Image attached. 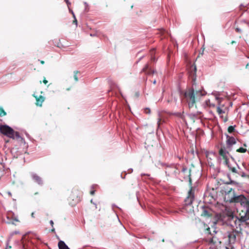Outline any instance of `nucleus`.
<instances>
[{
    "mask_svg": "<svg viewBox=\"0 0 249 249\" xmlns=\"http://www.w3.org/2000/svg\"><path fill=\"white\" fill-rule=\"evenodd\" d=\"M22 245H23V249H26V247H25V245H24V243H23V242H22Z\"/></svg>",
    "mask_w": 249,
    "mask_h": 249,
    "instance_id": "4c0bfd02",
    "label": "nucleus"
},
{
    "mask_svg": "<svg viewBox=\"0 0 249 249\" xmlns=\"http://www.w3.org/2000/svg\"><path fill=\"white\" fill-rule=\"evenodd\" d=\"M237 233L234 231H232L228 233L229 242L230 244H234L236 240Z\"/></svg>",
    "mask_w": 249,
    "mask_h": 249,
    "instance_id": "f8f14e48",
    "label": "nucleus"
},
{
    "mask_svg": "<svg viewBox=\"0 0 249 249\" xmlns=\"http://www.w3.org/2000/svg\"><path fill=\"white\" fill-rule=\"evenodd\" d=\"M212 94L214 96L215 100L217 101V112L218 114L221 115L225 113V110L221 108L222 107H224V105L221 104L223 98L219 97V93L218 92H213Z\"/></svg>",
    "mask_w": 249,
    "mask_h": 249,
    "instance_id": "0eeeda50",
    "label": "nucleus"
},
{
    "mask_svg": "<svg viewBox=\"0 0 249 249\" xmlns=\"http://www.w3.org/2000/svg\"><path fill=\"white\" fill-rule=\"evenodd\" d=\"M235 166L232 167L231 169H230L232 173H237L238 174H240V173L239 172V170H240V168L236 163L235 164Z\"/></svg>",
    "mask_w": 249,
    "mask_h": 249,
    "instance_id": "dca6fc26",
    "label": "nucleus"
},
{
    "mask_svg": "<svg viewBox=\"0 0 249 249\" xmlns=\"http://www.w3.org/2000/svg\"><path fill=\"white\" fill-rule=\"evenodd\" d=\"M150 108H145L144 109V112L146 113V114H150Z\"/></svg>",
    "mask_w": 249,
    "mask_h": 249,
    "instance_id": "393cba45",
    "label": "nucleus"
},
{
    "mask_svg": "<svg viewBox=\"0 0 249 249\" xmlns=\"http://www.w3.org/2000/svg\"><path fill=\"white\" fill-rule=\"evenodd\" d=\"M235 192L234 190L232 188L227 189L225 191V199L228 201V197L229 196L230 198L232 197V196H234Z\"/></svg>",
    "mask_w": 249,
    "mask_h": 249,
    "instance_id": "ddd939ff",
    "label": "nucleus"
},
{
    "mask_svg": "<svg viewBox=\"0 0 249 249\" xmlns=\"http://www.w3.org/2000/svg\"><path fill=\"white\" fill-rule=\"evenodd\" d=\"M153 84H155L156 83V80H155L153 81Z\"/></svg>",
    "mask_w": 249,
    "mask_h": 249,
    "instance_id": "37998d69",
    "label": "nucleus"
},
{
    "mask_svg": "<svg viewBox=\"0 0 249 249\" xmlns=\"http://www.w3.org/2000/svg\"><path fill=\"white\" fill-rule=\"evenodd\" d=\"M31 177L33 180L38 185L42 186L43 184V181L40 177L35 173L31 174Z\"/></svg>",
    "mask_w": 249,
    "mask_h": 249,
    "instance_id": "9b49d317",
    "label": "nucleus"
},
{
    "mask_svg": "<svg viewBox=\"0 0 249 249\" xmlns=\"http://www.w3.org/2000/svg\"><path fill=\"white\" fill-rule=\"evenodd\" d=\"M71 12H72V14L73 16V17H74V22H75V24H76V25H77V20H76V19L75 16V15H74V14L73 12L72 11Z\"/></svg>",
    "mask_w": 249,
    "mask_h": 249,
    "instance_id": "cd10ccee",
    "label": "nucleus"
},
{
    "mask_svg": "<svg viewBox=\"0 0 249 249\" xmlns=\"http://www.w3.org/2000/svg\"><path fill=\"white\" fill-rule=\"evenodd\" d=\"M0 132L10 138L14 139L15 136L17 138L20 137L18 132H15L11 127L7 125H0Z\"/></svg>",
    "mask_w": 249,
    "mask_h": 249,
    "instance_id": "20e7f679",
    "label": "nucleus"
},
{
    "mask_svg": "<svg viewBox=\"0 0 249 249\" xmlns=\"http://www.w3.org/2000/svg\"><path fill=\"white\" fill-rule=\"evenodd\" d=\"M236 32L241 33L242 32V30L239 28H236L235 29Z\"/></svg>",
    "mask_w": 249,
    "mask_h": 249,
    "instance_id": "7c9ffc66",
    "label": "nucleus"
},
{
    "mask_svg": "<svg viewBox=\"0 0 249 249\" xmlns=\"http://www.w3.org/2000/svg\"><path fill=\"white\" fill-rule=\"evenodd\" d=\"M34 96L35 97L36 99V105L37 106L41 107L43 102L44 101L45 98L44 96L42 95H39V96L37 95H35L34 94Z\"/></svg>",
    "mask_w": 249,
    "mask_h": 249,
    "instance_id": "4468645a",
    "label": "nucleus"
},
{
    "mask_svg": "<svg viewBox=\"0 0 249 249\" xmlns=\"http://www.w3.org/2000/svg\"><path fill=\"white\" fill-rule=\"evenodd\" d=\"M244 217V213H240V217L234 215L233 213H231L228 215L227 221L228 224L230 225L232 228H236L240 227L241 223L245 222L247 220H244L242 219V218Z\"/></svg>",
    "mask_w": 249,
    "mask_h": 249,
    "instance_id": "7ed1b4c3",
    "label": "nucleus"
},
{
    "mask_svg": "<svg viewBox=\"0 0 249 249\" xmlns=\"http://www.w3.org/2000/svg\"><path fill=\"white\" fill-rule=\"evenodd\" d=\"M210 231V228H208L207 229V231L208 233L212 235L213 234L211 233V232Z\"/></svg>",
    "mask_w": 249,
    "mask_h": 249,
    "instance_id": "2f4dec72",
    "label": "nucleus"
},
{
    "mask_svg": "<svg viewBox=\"0 0 249 249\" xmlns=\"http://www.w3.org/2000/svg\"><path fill=\"white\" fill-rule=\"evenodd\" d=\"M141 72H144L146 75H150L154 74L155 72V71L152 69V68L149 66L148 63H147L142 68Z\"/></svg>",
    "mask_w": 249,
    "mask_h": 249,
    "instance_id": "9d476101",
    "label": "nucleus"
},
{
    "mask_svg": "<svg viewBox=\"0 0 249 249\" xmlns=\"http://www.w3.org/2000/svg\"><path fill=\"white\" fill-rule=\"evenodd\" d=\"M212 229H213V232L214 233H216V231H215V228H214V227H212Z\"/></svg>",
    "mask_w": 249,
    "mask_h": 249,
    "instance_id": "c9c22d12",
    "label": "nucleus"
},
{
    "mask_svg": "<svg viewBox=\"0 0 249 249\" xmlns=\"http://www.w3.org/2000/svg\"><path fill=\"white\" fill-rule=\"evenodd\" d=\"M40 62H41V63L42 64H44V61H40Z\"/></svg>",
    "mask_w": 249,
    "mask_h": 249,
    "instance_id": "79ce46f5",
    "label": "nucleus"
},
{
    "mask_svg": "<svg viewBox=\"0 0 249 249\" xmlns=\"http://www.w3.org/2000/svg\"><path fill=\"white\" fill-rule=\"evenodd\" d=\"M236 151L239 153H245L247 151V149L243 147H240L237 149Z\"/></svg>",
    "mask_w": 249,
    "mask_h": 249,
    "instance_id": "412c9836",
    "label": "nucleus"
},
{
    "mask_svg": "<svg viewBox=\"0 0 249 249\" xmlns=\"http://www.w3.org/2000/svg\"><path fill=\"white\" fill-rule=\"evenodd\" d=\"M11 248V246H8V245H7V246H6V249H9Z\"/></svg>",
    "mask_w": 249,
    "mask_h": 249,
    "instance_id": "58836bf2",
    "label": "nucleus"
},
{
    "mask_svg": "<svg viewBox=\"0 0 249 249\" xmlns=\"http://www.w3.org/2000/svg\"><path fill=\"white\" fill-rule=\"evenodd\" d=\"M202 215L204 216L208 215V213L206 210H204Z\"/></svg>",
    "mask_w": 249,
    "mask_h": 249,
    "instance_id": "bb28decb",
    "label": "nucleus"
},
{
    "mask_svg": "<svg viewBox=\"0 0 249 249\" xmlns=\"http://www.w3.org/2000/svg\"><path fill=\"white\" fill-rule=\"evenodd\" d=\"M239 172L240 173V175H241L242 177H246V174L245 173L241 171L240 170H239Z\"/></svg>",
    "mask_w": 249,
    "mask_h": 249,
    "instance_id": "c85d7f7f",
    "label": "nucleus"
},
{
    "mask_svg": "<svg viewBox=\"0 0 249 249\" xmlns=\"http://www.w3.org/2000/svg\"><path fill=\"white\" fill-rule=\"evenodd\" d=\"M227 149L225 146H221L219 150V156L217 158V160L219 162L223 160V164H227V161L229 160L230 154Z\"/></svg>",
    "mask_w": 249,
    "mask_h": 249,
    "instance_id": "39448f33",
    "label": "nucleus"
},
{
    "mask_svg": "<svg viewBox=\"0 0 249 249\" xmlns=\"http://www.w3.org/2000/svg\"><path fill=\"white\" fill-rule=\"evenodd\" d=\"M65 1L66 2L68 5L70 4V3L69 2L68 0H65Z\"/></svg>",
    "mask_w": 249,
    "mask_h": 249,
    "instance_id": "ea45409f",
    "label": "nucleus"
},
{
    "mask_svg": "<svg viewBox=\"0 0 249 249\" xmlns=\"http://www.w3.org/2000/svg\"><path fill=\"white\" fill-rule=\"evenodd\" d=\"M6 220L3 219V221L7 224H15V222H18V217L12 211H9L6 213Z\"/></svg>",
    "mask_w": 249,
    "mask_h": 249,
    "instance_id": "6e6552de",
    "label": "nucleus"
},
{
    "mask_svg": "<svg viewBox=\"0 0 249 249\" xmlns=\"http://www.w3.org/2000/svg\"><path fill=\"white\" fill-rule=\"evenodd\" d=\"M142 58V57L140 58V59H139V61H140Z\"/></svg>",
    "mask_w": 249,
    "mask_h": 249,
    "instance_id": "c03bdc74",
    "label": "nucleus"
},
{
    "mask_svg": "<svg viewBox=\"0 0 249 249\" xmlns=\"http://www.w3.org/2000/svg\"><path fill=\"white\" fill-rule=\"evenodd\" d=\"M159 118H158V123H157L158 126H160V122L161 121V118H160V113H159Z\"/></svg>",
    "mask_w": 249,
    "mask_h": 249,
    "instance_id": "c756f323",
    "label": "nucleus"
},
{
    "mask_svg": "<svg viewBox=\"0 0 249 249\" xmlns=\"http://www.w3.org/2000/svg\"><path fill=\"white\" fill-rule=\"evenodd\" d=\"M50 224L51 225V226H52V227H53V221L52 220H50Z\"/></svg>",
    "mask_w": 249,
    "mask_h": 249,
    "instance_id": "72a5a7b5",
    "label": "nucleus"
},
{
    "mask_svg": "<svg viewBox=\"0 0 249 249\" xmlns=\"http://www.w3.org/2000/svg\"><path fill=\"white\" fill-rule=\"evenodd\" d=\"M228 130L230 133L233 132L235 130L234 126H230L228 128Z\"/></svg>",
    "mask_w": 249,
    "mask_h": 249,
    "instance_id": "aec40b11",
    "label": "nucleus"
},
{
    "mask_svg": "<svg viewBox=\"0 0 249 249\" xmlns=\"http://www.w3.org/2000/svg\"><path fill=\"white\" fill-rule=\"evenodd\" d=\"M228 201L231 203H240L242 207V213H244V217L242 218L243 221L249 219V200L243 195L236 196L232 197H228Z\"/></svg>",
    "mask_w": 249,
    "mask_h": 249,
    "instance_id": "f03ea898",
    "label": "nucleus"
},
{
    "mask_svg": "<svg viewBox=\"0 0 249 249\" xmlns=\"http://www.w3.org/2000/svg\"><path fill=\"white\" fill-rule=\"evenodd\" d=\"M248 117L249 118V114L248 115Z\"/></svg>",
    "mask_w": 249,
    "mask_h": 249,
    "instance_id": "a18cd8bd",
    "label": "nucleus"
},
{
    "mask_svg": "<svg viewBox=\"0 0 249 249\" xmlns=\"http://www.w3.org/2000/svg\"><path fill=\"white\" fill-rule=\"evenodd\" d=\"M189 182L191 188L188 192L187 196L185 199V203L187 205L192 204L195 198V188L192 186V181L190 178L189 179Z\"/></svg>",
    "mask_w": 249,
    "mask_h": 249,
    "instance_id": "423d86ee",
    "label": "nucleus"
},
{
    "mask_svg": "<svg viewBox=\"0 0 249 249\" xmlns=\"http://www.w3.org/2000/svg\"><path fill=\"white\" fill-rule=\"evenodd\" d=\"M151 60L153 61H156V58L155 56H152L151 57Z\"/></svg>",
    "mask_w": 249,
    "mask_h": 249,
    "instance_id": "473e14b6",
    "label": "nucleus"
},
{
    "mask_svg": "<svg viewBox=\"0 0 249 249\" xmlns=\"http://www.w3.org/2000/svg\"><path fill=\"white\" fill-rule=\"evenodd\" d=\"M214 239H215V237L214 236H213L212 238H211L210 239L209 242L210 243H213V244H214V241H213Z\"/></svg>",
    "mask_w": 249,
    "mask_h": 249,
    "instance_id": "a878e982",
    "label": "nucleus"
},
{
    "mask_svg": "<svg viewBox=\"0 0 249 249\" xmlns=\"http://www.w3.org/2000/svg\"><path fill=\"white\" fill-rule=\"evenodd\" d=\"M227 148L230 151L232 146L236 143V139L232 136L227 135Z\"/></svg>",
    "mask_w": 249,
    "mask_h": 249,
    "instance_id": "1a4fd4ad",
    "label": "nucleus"
},
{
    "mask_svg": "<svg viewBox=\"0 0 249 249\" xmlns=\"http://www.w3.org/2000/svg\"><path fill=\"white\" fill-rule=\"evenodd\" d=\"M225 166H227L228 168L231 169V168L233 166L230 162L229 160L227 161V164H224Z\"/></svg>",
    "mask_w": 249,
    "mask_h": 249,
    "instance_id": "4be33fe9",
    "label": "nucleus"
},
{
    "mask_svg": "<svg viewBox=\"0 0 249 249\" xmlns=\"http://www.w3.org/2000/svg\"><path fill=\"white\" fill-rule=\"evenodd\" d=\"M94 193H95V191L94 190H92V191H90V194L91 195H93L94 194Z\"/></svg>",
    "mask_w": 249,
    "mask_h": 249,
    "instance_id": "f704fd0d",
    "label": "nucleus"
},
{
    "mask_svg": "<svg viewBox=\"0 0 249 249\" xmlns=\"http://www.w3.org/2000/svg\"><path fill=\"white\" fill-rule=\"evenodd\" d=\"M34 214H35V213H34V212H33V213H32L31 215H32V217H35V216H34Z\"/></svg>",
    "mask_w": 249,
    "mask_h": 249,
    "instance_id": "a19ab883",
    "label": "nucleus"
},
{
    "mask_svg": "<svg viewBox=\"0 0 249 249\" xmlns=\"http://www.w3.org/2000/svg\"><path fill=\"white\" fill-rule=\"evenodd\" d=\"M59 249H70L68 246L65 244L63 241H60L58 243Z\"/></svg>",
    "mask_w": 249,
    "mask_h": 249,
    "instance_id": "2eb2a0df",
    "label": "nucleus"
},
{
    "mask_svg": "<svg viewBox=\"0 0 249 249\" xmlns=\"http://www.w3.org/2000/svg\"><path fill=\"white\" fill-rule=\"evenodd\" d=\"M204 105L205 107H215V104H213V103H211L210 99L206 100L204 103Z\"/></svg>",
    "mask_w": 249,
    "mask_h": 249,
    "instance_id": "f3484780",
    "label": "nucleus"
},
{
    "mask_svg": "<svg viewBox=\"0 0 249 249\" xmlns=\"http://www.w3.org/2000/svg\"><path fill=\"white\" fill-rule=\"evenodd\" d=\"M172 114L176 116H177L179 118H180L181 119H183L184 118L183 112H174V113H173Z\"/></svg>",
    "mask_w": 249,
    "mask_h": 249,
    "instance_id": "6ab92c4d",
    "label": "nucleus"
},
{
    "mask_svg": "<svg viewBox=\"0 0 249 249\" xmlns=\"http://www.w3.org/2000/svg\"><path fill=\"white\" fill-rule=\"evenodd\" d=\"M78 73V71H75L74 72V80L76 81H78V77H77V74Z\"/></svg>",
    "mask_w": 249,
    "mask_h": 249,
    "instance_id": "b1692460",
    "label": "nucleus"
},
{
    "mask_svg": "<svg viewBox=\"0 0 249 249\" xmlns=\"http://www.w3.org/2000/svg\"><path fill=\"white\" fill-rule=\"evenodd\" d=\"M43 83H44V84H46L48 83V81H47V80H46V79H44V80H43Z\"/></svg>",
    "mask_w": 249,
    "mask_h": 249,
    "instance_id": "e433bc0d",
    "label": "nucleus"
},
{
    "mask_svg": "<svg viewBox=\"0 0 249 249\" xmlns=\"http://www.w3.org/2000/svg\"><path fill=\"white\" fill-rule=\"evenodd\" d=\"M206 92L201 88L195 90L194 88H190L184 92L185 99L188 104L189 108L192 107L196 101L200 100L201 97L205 96Z\"/></svg>",
    "mask_w": 249,
    "mask_h": 249,
    "instance_id": "f257e3e1",
    "label": "nucleus"
},
{
    "mask_svg": "<svg viewBox=\"0 0 249 249\" xmlns=\"http://www.w3.org/2000/svg\"><path fill=\"white\" fill-rule=\"evenodd\" d=\"M206 156L208 159L211 160L212 157H214L216 156V154L214 152H208L206 153Z\"/></svg>",
    "mask_w": 249,
    "mask_h": 249,
    "instance_id": "a211bd4d",
    "label": "nucleus"
},
{
    "mask_svg": "<svg viewBox=\"0 0 249 249\" xmlns=\"http://www.w3.org/2000/svg\"><path fill=\"white\" fill-rule=\"evenodd\" d=\"M6 114V112L2 108H0V116L2 117Z\"/></svg>",
    "mask_w": 249,
    "mask_h": 249,
    "instance_id": "5701e85b",
    "label": "nucleus"
}]
</instances>
